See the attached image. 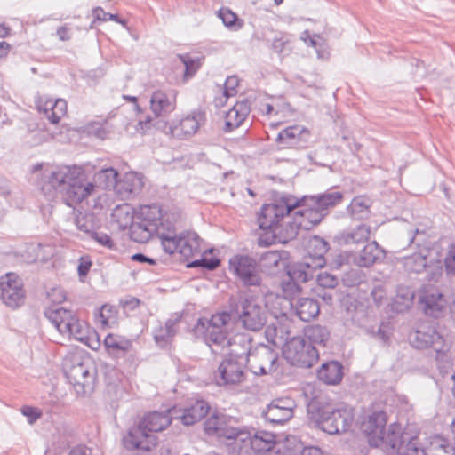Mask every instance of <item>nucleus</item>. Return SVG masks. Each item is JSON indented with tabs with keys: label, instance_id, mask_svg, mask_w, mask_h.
<instances>
[{
	"label": "nucleus",
	"instance_id": "nucleus-15",
	"mask_svg": "<svg viewBox=\"0 0 455 455\" xmlns=\"http://www.w3.org/2000/svg\"><path fill=\"white\" fill-rule=\"evenodd\" d=\"M229 271L245 286H259L261 276L256 260L247 255H235L229 259Z\"/></svg>",
	"mask_w": 455,
	"mask_h": 455
},
{
	"label": "nucleus",
	"instance_id": "nucleus-11",
	"mask_svg": "<svg viewBox=\"0 0 455 455\" xmlns=\"http://www.w3.org/2000/svg\"><path fill=\"white\" fill-rule=\"evenodd\" d=\"M410 341L418 349L433 348L436 353V359L449 350V345L443 336L436 331L435 325L429 323H421L418 330L410 335Z\"/></svg>",
	"mask_w": 455,
	"mask_h": 455
},
{
	"label": "nucleus",
	"instance_id": "nucleus-51",
	"mask_svg": "<svg viewBox=\"0 0 455 455\" xmlns=\"http://www.w3.org/2000/svg\"><path fill=\"white\" fill-rule=\"evenodd\" d=\"M444 272L450 279L455 278V243H451L446 251L444 259Z\"/></svg>",
	"mask_w": 455,
	"mask_h": 455
},
{
	"label": "nucleus",
	"instance_id": "nucleus-1",
	"mask_svg": "<svg viewBox=\"0 0 455 455\" xmlns=\"http://www.w3.org/2000/svg\"><path fill=\"white\" fill-rule=\"evenodd\" d=\"M232 315L228 312L212 315L210 319L199 318L194 326L196 337L204 339L212 352L235 359L248 358L251 353V337L247 333H236L228 337L232 327Z\"/></svg>",
	"mask_w": 455,
	"mask_h": 455
},
{
	"label": "nucleus",
	"instance_id": "nucleus-4",
	"mask_svg": "<svg viewBox=\"0 0 455 455\" xmlns=\"http://www.w3.org/2000/svg\"><path fill=\"white\" fill-rule=\"evenodd\" d=\"M419 430L414 424L403 427L399 423L388 426L387 440L382 450L389 455H419L424 449L419 441Z\"/></svg>",
	"mask_w": 455,
	"mask_h": 455
},
{
	"label": "nucleus",
	"instance_id": "nucleus-43",
	"mask_svg": "<svg viewBox=\"0 0 455 455\" xmlns=\"http://www.w3.org/2000/svg\"><path fill=\"white\" fill-rule=\"evenodd\" d=\"M421 455H455V444L451 447L440 437L434 438L430 444L421 451Z\"/></svg>",
	"mask_w": 455,
	"mask_h": 455
},
{
	"label": "nucleus",
	"instance_id": "nucleus-17",
	"mask_svg": "<svg viewBox=\"0 0 455 455\" xmlns=\"http://www.w3.org/2000/svg\"><path fill=\"white\" fill-rule=\"evenodd\" d=\"M0 299L11 308H17L24 303L23 283L16 274L8 273L0 277Z\"/></svg>",
	"mask_w": 455,
	"mask_h": 455
},
{
	"label": "nucleus",
	"instance_id": "nucleus-21",
	"mask_svg": "<svg viewBox=\"0 0 455 455\" xmlns=\"http://www.w3.org/2000/svg\"><path fill=\"white\" fill-rule=\"evenodd\" d=\"M230 420L225 416L213 415L204 422V430L209 435H216L219 438H225L227 445L234 448L238 427L231 426Z\"/></svg>",
	"mask_w": 455,
	"mask_h": 455
},
{
	"label": "nucleus",
	"instance_id": "nucleus-3",
	"mask_svg": "<svg viewBox=\"0 0 455 455\" xmlns=\"http://www.w3.org/2000/svg\"><path fill=\"white\" fill-rule=\"evenodd\" d=\"M307 413L309 419L329 435L346 432L354 421V411L350 406L334 408L317 398L307 404Z\"/></svg>",
	"mask_w": 455,
	"mask_h": 455
},
{
	"label": "nucleus",
	"instance_id": "nucleus-12",
	"mask_svg": "<svg viewBox=\"0 0 455 455\" xmlns=\"http://www.w3.org/2000/svg\"><path fill=\"white\" fill-rule=\"evenodd\" d=\"M295 208L296 204L291 199H281L263 205L258 219L259 227L264 230L275 229L283 219L292 214Z\"/></svg>",
	"mask_w": 455,
	"mask_h": 455
},
{
	"label": "nucleus",
	"instance_id": "nucleus-42",
	"mask_svg": "<svg viewBox=\"0 0 455 455\" xmlns=\"http://www.w3.org/2000/svg\"><path fill=\"white\" fill-rule=\"evenodd\" d=\"M104 345L110 354L125 353L132 347V341L123 336L108 334L104 339Z\"/></svg>",
	"mask_w": 455,
	"mask_h": 455
},
{
	"label": "nucleus",
	"instance_id": "nucleus-8",
	"mask_svg": "<svg viewBox=\"0 0 455 455\" xmlns=\"http://www.w3.org/2000/svg\"><path fill=\"white\" fill-rule=\"evenodd\" d=\"M275 446H278L277 453L279 454L281 452L280 444H277L276 436L271 432L259 430L252 435L245 429L239 428L235 436L233 452H237L238 454L243 451L247 452L249 448L255 452H266L271 451Z\"/></svg>",
	"mask_w": 455,
	"mask_h": 455
},
{
	"label": "nucleus",
	"instance_id": "nucleus-57",
	"mask_svg": "<svg viewBox=\"0 0 455 455\" xmlns=\"http://www.w3.org/2000/svg\"><path fill=\"white\" fill-rule=\"evenodd\" d=\"M427 279L429 282L437 283L443 275V269L441 261H435L429 265L427 264Z\"/></svg>",
	"mask_w": 455,
	"mask_h": 455
},
{
	"label": "nucleus",
	"instance_id": "nucleus-5",
	"mask_svg": "<svg viewBox=\"0 0 455 455\" xmlns=\"http://www.w3.org/2000/svg\"><path fill=\"white\" fill-rule=\"evenodd\" d=\"M231 307L244 329L258 331L266 325L267 311L259 298L241 292Z\"/></svg>",
	"mask_w": 455,
	"mask_h": 455
},
{
	"label": "nucleus",
	"instance_id": "nucleus-52",
	"mask_svg": "<svg viewBox=\"0 0 455 455\" xmlns=\"http://www.w3.org/2000/svg\"><path fill=\"white\" fill-rule=\"evenodd\" d=\"M112 216L123 228H126L128 225H132V223H133L132 215L130 212V206L128 204L116 206Z\"/></svg>",
	"mask_w": 455,
	"mask_h": 455
},
{
	"label": "nucleus",
	"instance_id": "nucleus-22",
	"mask_svg": "<svg viewBox=\"0 0 455 455\" xmlns=\"http://www.w3.org/2000/svg\"><path fill=\"white\" fill-rule=\"evenodd\" d=\"M295 403L290 398L273 400L262 412L265 419L272 424H283L293 417Z\"/></svg>",
	"mask_w": 455,
	"mask_h": 455
},
{
	"label": "nucleus",
	"instance_id": "nucleus-28",
	"mask_svg": "<svg viewBox=\"0 0 455 455\" xmlns=\"http://www.w3.org/2000/svg\"><path fill=\"white\" fill-rule=\"evenodd\" d=\"M144 186L143 177L136 172H131L124 174L116 186V193L124 198L140 193Z\"/></svg>",
	"mask_w": 455,
	"mask_h": 455
},
{
	"label": "nucleus",
	"instance_id": "nucleus-24",
	"mask_svg": "<svg viewBox=\"0 0 455 455\" xmlns=\"http://www.w3.org/2000/svg\"><path fill=\"white\" fill-rule=\"evenodd\" d=\"M420 302L425 313L433 317H438L447 305L443 294L435 288L426 289L420 297Z\"/></svg>",
	"mask_w": 455,
	"mask_h": 455
},
{
	"label": "nucleus",
	"instance_id": "nucleus-53",
	"mask_svg": "<svg viewBox=\"0 0 455 455\" xmlns=\"http://www.w3.org/2000/svg\"><path fill=\"white\" fill-rule=\"evenodd\" d=\"M303 269L309 272L314 277L316 269L324 266L325 260L323 257L308 256L303 259L301 262H298Z\"/></svg>",
	"mask_w": 455,
	"mask_h": 455
},
{
	"label": "nucleus",
	"instance_id": "nucleus-49",
	"mask_svg": "<svg viewBox=\"0 0 455 455\" xmlns=\"http://www.w3.org/2000/svg\"><path fill=\"white\" fill-rule=\"evenodd\" d=\"M159 122H164L163 120H155L152 116L147 115L145 116H141L138 119L137 124L135 126L136 132L145 134L151 131L152 128L156 127L159 130H162L164 132V128L163 124H159Z\"/></svg>",
	"mask_w": 455,
	"mask_h": 455
},
{
	"label": "nucleus",
	"instance_id": "nucleus-30",
	"mask_svg": "<svg viewBox=\"0 0 455 455\" xmlns=\"http://www.w3.org/2000/svg\"><path fill=\"white\" fill-rule=\"evenodd\" d=\"M84 371L82 372V379L79 381L77 388L78 395H86L91 394L95 387L97 379V368L95 363L91 357H84Z\"/></svg>",
	"mask_w": 455,
	"mask_h": 455
},
{
	"label": "nucleus",
	"instance_id": "nucleus-38",
	"mask_svg": "<svg viewBox=\"0 0 455 455\" xmlns=\"http://www.w3.org/2000/svg\"><path fill=\"white\" fill-rule=\"evenodd\" d=\"M181 319L180 314H174L166 322L164 326H159L154 330V339L157 343L168 342L176 334V325Z\"/></svg>",
	"mask_w": 455,
	"mask_h": 455
},
{
	"label": "nucleus",
	"instance_id": "nucleus-44",
	"mask_svg": "<svg viewBox=\"0 0 455 455\" xmlns=\"http://www.w3.org/2000/svg\"><path fill=\"white\" fill-rule=\"evenodd\" d=\"M415 297L414 291L409 286L400 285L397 287L396 296L394 299L395 309L403 311L412 304Z\"/></svg>",
	"mask_w": 455,
	"mask_h": 455
},
{
	"label": "nucleus",
	"instance_id": "nucleus-29",
	"mask_svg": "<svg viewBox=\"0 0 455 455\" xmlns=\"http://www.w3.org/2000/svg\"><path fill=\"white\" fill-rule=\"evenodd\" d=\"M69 166L70 165L47 166L43 172L44 180L51 188L60 193V191L65 189V179H67V175H72Z\"/></svg>",
	"mask_w": 455,
	"mask_h": 455
},
{
	"label": "nucleus",
	"instance_id": "nucleus-19",
	"mask_svg": "<svg viewBox=\"0 0 455 455\" xmlns=\"http://www.w3.org/2000/svg\"><path fill=\"white\" fill-rule=\"evenodd\" d=\"M176 91L158 89L151 93L149 100V108L156 118L167 117L176 109Z\"/></svg>",
	"mask_w": 455,
	"mask_h": 455
},
{
	"label": "nucleus",
	"instance_id": "nucleus-6",
	"mask_svg": "<svg viewBox=\"0 0 455 455\" xmlns=\"http://www.w3.org/2000/svg\"><path fill=\"white\" fill-rule=\"evenodd\" d=\"M44 315L61 335L87 343L89 327L72 310L53 305L45 309Z\"/></svg>",
	"mask_w": 455,
	"mask_h": 455
},
{
	"label": "nucleus",
	"instance_id": "nucleus-23",
	"mask_svg": "<svg viewBox=\"0 0 455 455\" xmlns=\"http://www.w3.org/2000/svg\"><path fill=\"white\" fill-rule=\"evenodd\" d=\"M310 139V132L304 126L292 125L282 130L275 139L282 148H303Z\"/></svg>",
	"mask_w": 455,
	"mask_h": 455
},
{
	"label": "nucleus",
	"instance_id": "nucleus-45",
	"mask_svg": "<svg viewBox=\"0 0 455 455\" xmlns=\"http://www.w3.org/2000/svg\"><path fill=\"white\" fill-rule=\"evenodd\" d=\"M306 336L308 339L307 342L313 346L320 345L325 347L330 338V332L324 326L313 325L307 330Z\"/></svg>",
	"mask_w": 455,
	"mask_h": 455
},
{
	"label": "nucleus",
	"instance_id": "nucleus-60",
	"mask_svg": "<svg viewBox=\"0 0 455 455\" xmlns=\"http://www.w3.org/2000/svg\"><path fill=\"white\" fill-rule=\"evenodd\" d=\"M111 314L112 307L110 306H102L100 310L95 315L96 322L102 327L109 325Z\"/></svg>",
	"mask_w": 455,
	"mask_h": 455
},
{
	"label": "nucleus",
	"instance_id": "nucleus-10",
	"mask_svg": "<svg viewBox=\"0 0 455 455\" xmlns=\"http://www.w3.org/2000/svg\"><path fill=\"white\" fill-rule=\"evenodd\" d=\"M283 354L290 364L301 368H310L319 356L315 347L301 337L291 339L285 344Z\"/></svg>",
	"mask_w": 455,
	"mask_h": 455
},
{
	"label": "nucleus",
	"instance_id": "nucleus-27",
	"mask_svg": "<svg viewBox=\"0 0 455 455\" xmlns=\"http://www.w3.org/2000/svg\"><path fill=\"white\" fill-rule=\"evenodd\" d=\"M210 406L204 400H196L182 411L174 414L176 419H180L186 426H190L200 421L209 412Z\"/></svg>",
	"mask_w": 455,
	"mask_h": 455
},
{
	"label": "nucleus",
	"instance_id": "nucleus-9",
	"mask_svg": "<svg viewBox=\"0 0 455 455\" xmlns=\"http://www.w3.org/2000/svg\"><path fill=\"white\" fill-rule=\"evenodd\" d=\"M70 173L65 179V189L60 191L66 196L68 205L81 203L94 190V184L87 180L85 171L78 165H70Z\"/></svg>",
	"mask_w": 455,
	"mask_h": 455
},
{
	"label": "nucleus",
	"instance_id": "nucleus-64",
	"mask_svg": "<svg viewBox=\"0 0 455 455\" xmlns=\"http://www.w3.org/2000/svg\"><path fill=\"white\" fill-rule=\"evenodd\" d=\"M371 297L377 306H380L387 298V291L382 284L375 285L371 291Z\"/></svg>",
	"mask_w": 455,
	"mask_h": 455
},
{
	"label": "nucleus",
	"instance_id": "nucleus-26",
	"mask_svg": "<svg viewBox=\"0 0 455 455\" xmlns=\"http://www.w3.org/2000/svg\"><path fill=\"white\" fill-rule=\"evenodd\" d=\"M251 111L249 101L244 100L236 102L225 116L224 132H230L242 125Z\"/></svg>",
	"mask_w": 455,
	"mask_h": 455
},
{
	"label": "nucleus",
	"instance_id": "nucleus-41",
	"mask_svg": "<svg viewBox=\"0 0 455 455\" xmlns=\"http://www.w3.org/2000/svg\"><path fill=\"white\" fill-rule=\"evenodd\" d=\"M347 212L354 220L367 219L370 215L369 199L363 196L355 197L347 206Z\"/></svg>",
	"mask_w": 455,
	"mask_h": 455
},
{
	"label": "nucleus",
	"instance_id": "nucleus-32",
	"mask_svg": "<svg viewBox=\"0 0 455 455\" xmlns=\"http://www.w3.org/2000/svg\"><path fill=\"white\" fill-rule=\"evenodd\" d=\"M343 200V194L339 191H326L317 196H308L307 205L318 207L326 215L329 208L339 204Z\"/></svg>",
	"mask_w": 455,
	"mask_h": 455
},
{
	"label": "nucleus",
	"instance_id": "nucleus-18",
	"mask_svg": "<svg viewBox=\"0 0 455 455\" xmlns=\"http://www.w3.org/2000/svg\"><path fill=\"white\" fill-rule=\"evenodd\" d=\"M246 358L228 357L220 364L214 379L219 386L241 383L244 379Z\"/></svg>",
	"mask_w": 455,
	"mask_h": 455
},
{
	"label": "nucleus",
	"instance_id": "nucleus-2",
	"mask_svg": "<svg viewBox=\"0 0 455 455\" xmlns=\"http://www.w3.org/2000/svg\"><path fill=\"white\" fill-rule=\"evenodd\" d=\"M176 413L175 408L149 412L123 437L124 446L127 450L150 451L156 443V436L152 433L166 428L172 419H176Z\"/></svg>",
	"mask_w": 455,
	"mask_h": 455
},
{
	"label": "nucleus",
	"instance_id": "nucleus-25",
	"mask_svg": "<svg viewBox=\"0 0 455 455\" xmlns=\"http://www.w3.org/2000/svg\"><path fill=\"white\" fill-rule=\"evenodd\" d=\"M371 229L366 224H360L355 228H347L339 233L335 236V241L339 245H356L365 243L370 238Z\"/></svg>",
	"mask_w": 455,
	"mask_h": 455
},
{
	"label": "nucleus",
	"instance_id": "nucleus-54",
	"mask_svg": "<svg viewBox=\"0 0 455 455\" xmlns=\"http://www.w3.org/2000/svg\"><path fill=\"white\" fill-rule=\"evenodd\" d=\"M288 278L291 280H295L299 283H307L310 279L313 278L309 272H307L305 269L300 267L299 263L293 264L287 272Z\"/></svg>",
	"mask_w": 455,
	"mask_h": 455
},
{
	"label": "nucleus",
	"instance_id": "nucleus-58",
	"mask_svg": "<svg viewBox=\"0 0 455 455\" xmlns=\"http://www.w3.org/2000/svg\"><path fill=\"white\" fill-rule=\"evenodd\" d=\"M309 247L314 249V256L323 258L329 249L328 243L319 236H314L310 239Z\"/></svg>",
	"mask_w": 455,
	"mask_h": 455
},
{
	"label": "nucleus",
	"instance_id": "nucleus-14",
	"mask_svg": "<svg viewBox=\"0 0 455 455\" xmlns=\"http://www.w3.org/2000/svg\"><path fill=\"white\" fill-rule=\"evenodd\" d=\"M277 353L267 345H259L246 358L250 371L258 376L270 374L277 370Z\"/></svg>",
	"mask_w": 455,
	"mask_h": 455
},
{
	"label": "nucleus",
	"instance_id": "nucleus-35",
	"mask_svg": "<svg viewBox=\"0 0 455 455\" xmlns=\"http://www.w3.org/2000/svg\"><path fill=\"white\" fill-rule=\"evenodd\" d=\"M65 374L70 384L73 385L76 393L79 387L82 379V372L84 371V357L74 355L70 359H66L64 363Z\"/></svg>",
	"mask_w": 455,
	"mask_h": 455
},
{
	"label": "nucleus",
	"instance_id": "nucleus-36",
	"mask_svg": "<svg viewBox=\"0 0 455 455\" xmlns=\"http://www.w3.org/2000/svg\"><path fill=\"white\" fill-rule=\"evenodd\" d=\"M286 260V252L279 251H267L261 254L259 259L262 268L273 275L280 267H284Z\"/></svg>",
	"mask_w": 455,
	"mask_h": 455
},
{
	"label": "nucleus",
	"instance_id": "nucleus-16",
	"mask_svg": "<svg viewBox=\"0 0 455 455\" xmlns=\"http://www.w3.org/2000/svg\"><path fill=\"white\" fill-rule=\"evenodd\" d=\"M387 423V416L383 411L372 412L363 423V430L367 435L371 446L382 449L385 445L388 430Z\"/></svg>",
	"mask_w": 455,
	"mask_h": 455
},
{
	"label": "nucleus",
	"instance_id": "nucleus-33",
	"mask_svg": "<svg viewBox=\"0 0 455 455\" xmlns=\"http://www.w3.org/2000/svg\"><path fill=\"white\" fill-rule=\"evenodd\" d=\"M343 365L337 361L323 363L317 371L318 379L328 385H337L343 379Z\"/></svg>",
	"mask_w": 455,
	"mask_h": 455
},
{
	"label": "nucleus",
	"instance_id": "nucleus-13",
	"mask_svg": "<svg viewBox=\"0 0 455 455\" xmlns=\"http://www.w3.org/2000/svg\"><path fill=\"white\" fill-rule=\"evenodd\" d=\"M205 116L201 110H193L180 121L159 122L164 128V133L177 139H188L196 133L199 127L204 123Z\"/></svg>",
	"mask_w": 455,
	"mask_h": 455
},
{
	"label": "nucleus",
	"instance_id": "nucleus-34",
	"mask_svg": "<svg viewBox=\"0 0 455 455\" xmlns=\"http://www.w3.org/2000/svg\"><path fill=\"white\" fill-rule=\"evenodd\" d=\"M164 231L157 230L154 224H148L142 220L131 225V238L137 243H147L153 235L160 239V234Z\"/></svg>",
	"mask_w": 455,
	"mask_h": 455
},
{
	"label": "nucleus",
	"instance_id": "nucleus-47",
	"mask_svg": "<svg viewBox=\"0 0 455 455\" xmlns=\"http://www.w3.org/2000/svg\"><path fill=\"white\" fill-rule=\"evenodd\" d=\"M427 256L422 253H414L403 259V265L406 271L420 273L427 267Z\"/></svg>",
	"mask_w": 455,
	"mask_h": 455
},
{
	"label": "nucleus",
	"instance_id": "nucleus-46",
	"mask_svg": "<svg viewBox=\"0 0 455 455\" xmlns=\"http://www.w3.org/2000/svg\"><path fill=\"white\" fill-rule=\"evenodd\" d=\"M118 172L116 169L109 167L102 169L98 172L95 175L97 181L103 186L106 189H115L116 191V186Z\"/></svg>",
	"mask_w": 455,
	"mask_h": 455
},
{
	"label": "nucleus",
	"instance_id": "nucleus-55",
	"mask_svg": "<svg viewBox=\"0 0 455 455\" xmlns=\"http://www.w3.org/2000/svg\"><path fill=\"white\" fill-rule=\"evenodd\" d=\"M179 58L185 66L184 76L186 78L192 77L201 66L200 59H194L188 54L179 55Z\"/></svg>",
	"mask_w": 455,
	"mask_h": 455
},
{
	"label": "nucleus",
	"instance_id": "nucleus-48",
	"mask_svg": "<svg viewBox=\"0 0 455 455\" xmlns=\"http://www.w3.org/2000/svg\"><path fill=\"white\" fill-rule=\"evenodd\" d=\"M218 17L221 19L226 27L232 30H239L243 26V21L239 20L237 15L228 8H220L218 12Z\"/></svg>",
	"mask_w": 455,
	"mask_h": 455
},
{
	"label": "nucleus",
	"instance_id": "nucleus-50",
	"mask_svg": "<svg viewBox=\"0 0 455 455\" xmlns=\"http://www.w3.org/2000/svg\"><path fill=\"white\" fill-rule=\"evenodd\" d=\"M75 223L77 228L86 234H91L94 232L96 224L94 221V216L92 214L79 212V214L76 217Z\"/></svg>",
	"mask_w": 455,
	"mask_h": 455
},
{
	"label": "nucleus",
	"instance_id": "nucleus-39",
	"mask_svg": "<svg viewBox=\"0 0 455 455\" xmlns=\"http://www.w3.org/2000/svg\"><path fill=\"white\" fill-rule=\"evenodd\" d=\"M139 218L148 224H154L157 230L164 229V215L157 204L143 205L139 212Z\"/></svg>",
	"mask_w": 455,
	"mask_h": 455
},
{
	"label": "nucleus",
	"instance_id": "nucleus-56",
	"mask_svg": "<svg viewBox=\"0 0 455 455\" xmlns=\"http://www.w3.org/2000/svg\"><path fill=\"white\" fill-rule=\"evenodd\" d=\"M86 131L90 135H92L98 139L104 140L107 138L110 130L107 124H100L97 122H92L86 126Z\"/></svg>",
	"mask_w": 455,
	"mask_h": 455
},
{
	"label": "nucleus",
	"instance_id": "nucleus-37",
	"mask_svg": "<svg viewBox=\"0 0 455 455\" xmlns=\"http://www.w3.org/2000/svg\"><path fill=\"white\" fill-rule=\"evenodd\" d=\"M295 312L301 321L309 322L319 315L320 306L316 299L302 298L297 301Z\"/></svg>",
	"mask_w": 455,
	"mask_h": 455
},
{
	"label": "nucleus",
	"instance_id": "nucleus-61",
	"mask_svg": "<svg viewBox=\"0 0 455 455\" xmlns=\"http://www.w3.org/2000/svg\"><path fill=\"white\" fill-rule=\"evenodd\" d=\"M317 283L323 288H334L338 284V279L335 275L323 272L317 275Z\"/></svg>",
	"mask_w": 455,
	"mask_h": 455
},
{
	"label": "nucleus",
	"instance_id": "nucleus-31",
	"mask_svg": "<svg viewBox=\"0 0 455 455\" xmlns=\"http://www.w3.org/2000/svg\"><path fill=\"white\" fill-rule=\"evenodd\" d=\"M383 257L384 251L377 242L373 241L367 243L359 254L355 256L353 261L358 267H369Z\"/></svg>",
	"mask_w": 455,
	"mask_h": 455
},
{
	"label": "nucleus",
	"instance_id": "nucleus-40",
	"mask_svg": "<svg viewBox=\"0 0 455 455\" xmlns=\"http://www.w3.org/2000/svg\"><path fill=\"white\" fill-rule=\"evenodd\" d=\"M44 111L47 119L52 124H56L67 112V102L62 99H58L54 101L49 100L44 103Z\"/></svg>",
	"mask_w": 455,
	"mask_h": 455
},
{
	"label": "nucleus",
	"instance_id": "nucleus-59",
	"mask_svg": "<svg viewBox=\"0 0 455 455\" xmlns=\"http://www.w3.org/2000/svg\"><path fill=\"white\" fill-rule=\"evenodd\" d=\"M220 260L217 258L208 259L206 257H203L200 259L194 260L191 263L188 264V267H202L208 270H214L220 266Z\"/></svg>",
	"mask_w": 455,
	"mask_h": 455
},
{
	"label": "nucleus",
	"instance_id": "nucleus-7",
	"mask_svg": "<svg viewBox=\"0 0 455 455\" xmlns=\"http://www.w3.org/2000/svg\"><path fill=\"white\" fill-rule=\"evenodd\" d=\"M160 243L165 253H178L186 259L200 252V237L194 231H182L177 235L167 228L160 234Z\"/></svg>",
	"mask_w": 455,
	"mask_h": 455
},
{
	"label": "nucleus",
	"instance_id": "nucleus-62",
	"mask_svg": "<svg viewBox=\"0 0 455 455\" xmlns=\"http://www.w3.org/2000/svg\"><path fill=\"white\" fill-rule=\"evenodd\" d=\"M299 282L295 280H291L288 278L287 281H283L282 283V288L284 294L288 297H292L296 294H299L301 291Z\"/></svg>",
	"mask_w": 455,
	"mask_h": 455
},
{
	"label": "nucleus",
	"instance_id": "nucleus-20",
	"mask_svg": "<svg viewBox=\"0 0 455 455\" xmlns=\"http://www.w3.org/2000/svg\"><path fill=\"white\" fill-rule=\"evenodd\" d=\"M308 196H304L300 200L293 202L296 204L294 224L298 228H309L307 224L317 225L326 216L318 207L307 205Z\"/></svg>",
	"mask_w": 455,
	"mask_h": 455
},
{
	"label": "nucleus",
	"instance_id": "nucleus-63",
	"mask_svg": "<svg viewBox=\"0 0 455 455\" xmlns=\"http://www.w3.org/2000/svg\"><path fill=\"white\" fill-rule=\"evenodd\" d=\"M239 84V79L236 76H228L224 84V95L227 98L234 96L237 91L236 87Z\"/></svg>",
	"mask_w": 455,
	"mask_h": 455
}]
</instances>
